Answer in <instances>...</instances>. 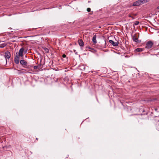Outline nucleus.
<instances>
[{
	"instance_id": "c756f323",
	"label": "nucleus",
	"mask_w": 159,
	"mask_h": 159,
	"mask_svg": "<svg viewBox=\"0 0 159 159\" xmlns=\"http://www.w3.org/2000/svg\"><path fill=\"white\" fill-rule=\"evenodd\" d=\"M145 116H146L147 115L146 114V115H145Z\"/></svg>"
},
{
	"instance_id": "f8f14e48",
	"label": "nucleus",
	"mask_w": 159,
	"mask_h": 159,
	"mask_svg": "<svg viewBox=\"0 0 159 159\" xmlns=\"http://www.w3.org/2000/svg\"><path fill=\"white\" fill-rule=\"evenodd\" d=\"M139 111L140 112V113L139 114H138L139 115H143L142 113H141V112H143L144 111V110L142 108H140L139 109Z\"/></svg>"
},
{
	"instance_id": "cd10ccee",
	"label": "nucleus",
	"mask_w": 159,
	"mask_h": 159,
	"mask_svg": "<svg viewBox=\"0 0 159 159\" xmlns=\"http://www.w3.org/2000/svg\"><path fill=\"white\" fill-rule=\"evenodd\" d=\"M27 50L25 51V53L26 52H27Z\"/></svg>"
},
{
	"instance_id": "b1692460",
	"label": "nucleus",
	"mask_w": 159,
	"mask_h": 159,
	"mask_svg": "<svg viewBox=\"0 0 159 159\" xmlns=\"http://www.w3.org/2000/svg\"><path fill=\"white\" fill-rule=\"evenodd\" d=\"M131 18L132 19H135V18L133 16H132Z\"/></svg>"
},
{
	"instance_id": "aec40b11",
	"label": "nucleus",
	"mask_w": 159,
	"mask_h": 159,
	"mask_svg": "<svg viewBox=\"0 0 159 159\" xmlns=\"http://www.w3.org/2000/svg\"><path fill=\"white\" fill-rule=\"evenodd\" d=\"M73 51H74V52H75V54H77L78 53H77V52H76V50H75V49H74V50H73Z\"/></svg>"
},
{
	"instance_id": "423d86ee",
	"label": "nucleus",
	"mask_w": 159,
	"mask_h": 159,
	"mask_svg": "<svg viewBox=\"0 0 159 159\" xmlns=\"http://www.w3.org/2000/svg\"><path fill=\"white\" fill-rule=\"evenodd\" d=\"M109 42L114 47L117 46L119 44V42L118 41L114 42L112 40H109Z\"/></svg>"
},
{
	"instance_id": "bb28decb",
	"label": "nucleus",
	"mask_w": 159,
	"mask_h": 159,
	"mask_svg": "<svg viewBox=\"0 0 159 159\" xmlns=\"http://www.w3.org/2000/svg\"><path fill=\"white\" fill-rule=\"evenodd\" d=\"M78 139H77V140H78V139H80V138H79V137H78Z\"/></svg>"
},
{
	"instance_id": "393cba45",
	"label": "nucleus",
	"mask_w": 159,
	"mask_h": 159,
	"mask_svg": "<svg viewBox=\"0 0 159 159\" xmlns=\"http://www.w3.org/2000/svg\"><path fill=\"white\" fill-rule=\"evenodd\" d=\"M157 9H158V10L159 9V6H158V7H157Z\"/></svg>"
},
{
	"instance_id": "9d476101",
	"label": "nucleus",
	"mask_w": 159,
	"mask_h": 159,
	"mask_svg": "<svg viewBox=\"0 0 159 159\" xmlns=\"http://www.w3.org/2000/svg\"><path fill=\"white\" fill-rule=\"evenodd\" d=\"M96 35H95L93 36V39H92V41L93 43L94 44H95L97 43V41L96 40Z\"/></svg>"
},
{
	"instance_id": "6ab92c4d",
	"label": "nucleus",
	"mask_w": 159,
	"mask_h": 159,
	"mask_svg": "<svg viewBox=\"0 0 159 159\" xmlns=\"http://www.w3.org/2000/svg\"><path fill=\"white\" fill-rule=\"evenodd\" d=\"M128 16L129 17L131 18L132 16V14H131V13L129 14L128 15Z\"/></svg>"
},
{
	"instance_id": "0eeeda50",
	"label": "nucleus",
	"mask_w": 159,
	"mask_h": 159,
	"mask_svg": "<svg viewBox=\"0 0 159 159\" xmlns=\"http://www.w3.org/2000/svg\"><path fill=\"white\" fill-rule=\"evenodd\" d=\"M19 57L17 56V52L16 53V56L14 58V61L15 62L16 64H18L19 63Z\"/></svg>"
},
{
	"instance_id": "9b49d317",
	"label": "nucleus",
	"mask_w": 159,
	"mask_h": 159,
	"mask_svg": "<svg viewBox=\"0 0 159 159\" xmlns=\"http://www.w3.org/2000/svg\"><path fill=\"white\" fill-rule=\"evenodd\" d=\"M144 48H137L134 50L135 52H141L143 50Z\"/></svg>"
},
{
	"instance_id": "dca6fc26",
	"label": "nucleus",
	"mask_w": 159,
	"mask_h": 159,
	"mask_svg": "<svg viewBox=\"0 0 159 159\" xmlns=\"http://www.w3.org/2000/svg\"><path fill=\"white\" fill-rule=\"evenodd\" d=\"M131 13V14H132V16H137L138 14V13H134L133 12H132Z\"/></svg>"
},
{
	"instance_id": "f03ea898",
	"label": "nucleus",
	"mask_w": 159,
	"mask_h": 159,
	"mask_svg": "<svg viewBox=\"0 0 159 159\" xmlns=\"http://www.w3.org/2000/svg\"><path fill=\"white\" fill-rule=\"evenodd\" d=\"M153 43L151 41H148L146 43L145 48L147 49H150L152 48Z\"/></svg>"
},
{
	"instance_id": "c85d7f7f",
	"label": "nucleus",
	"mask_w": 159,
	"mask_h": 159,
	"mask_svg": "<svg viewBox=\"0 0 159 159\" xmlns=\"http://www.w3.org/2000/svg\"><path fill=\"white\" fill-rule=\"evenodd\" d=\"M6 61L7 62V59H6Z\"/></svg>"
},
{
	"instance_id": "a211bd4d",
	"label": "nucleus",
	"mask_w": 159,
	"mask_h": 159,
	"mask_svg": "<svg viewBox=\"0 0 159 159\" xmlns=\"http://www.w3.org/2000/svg\"><path fill=\"white\" fill-rule=\"evenodd\" d=\"M87 11L88 12H89L91 11V9L90 8H88L87 9Z\"/></svg>"
},
{
	"instance_id": "a878e982",
	"label": "nucleus",
	"mask_w": 159,
	"mask_h": 159,
	"mask_svg": "<svg viewBox=\"0 0 159 159\" xmlns=\"http://www.w3.org/2000/svg\"><path fill=\"white\" fill-rule=\"evenodd\" d=\"M36 139L37 140H38V138H36Z\"/></svg>"
},
{
	"instance_id": "6e6552de",
	"label": "nucleus",
	"mask_w": 159,
	"mask_h": 159,
	"mask_svg": "<svg viewBox=\"0 0 159 159\" xmlns=\"http://www.w3.org/2000/svg\"><path fill=\"white\" fill-rule=\"evenodd\" d=\"M79 45L81 47H83L84 46V43L81 39H79L78 41Z\"/></svg>"
},
{
	"instance_id": "f257e3e1",
	"label": "nucleus",
	"mask_w": 159,
	"mask_h": 159,
	"mask_svg": "<svg viewBox=\"0 0 159 159\" xmlns=\"http://www.w3.org/2000/svg\"><path fill=\"white\" fill-rule=\"evenodd\" d=\"M149 0H139L133 3L132 5L133 6H138L142 5L148 1Z\"/></svg>"
},
{
	"instance_id": "7ed1b4c3",
	"label": "nucleus",
	"mask_w": 159,
	"mask_h": 159,
	"mask_svg": "<svg viewBox=\"0 0 159 159\" xmlns=\"http://www.w3.org/2000/svg\"><path fill=\"white\" fill-rule=\"evenodd\" d=\"M139 36L137 37V34H134L132 37V39L133 41L136 43H140L141 42V40H138Z\"/></svg>"
},
{
	"instance_id": "f3484780",
	"label": "nucleus",
	"mask_w": 159,
	"mask_h": 159,
	"mask_svg": "<svg viewBox=\"0 0 159 159\" xmlns=\"http://www.w3.org/2000/svg\"><path fill=\"white\" fill-rule=\"evenodd\" d=\"M139 23V22L138 21H135L134 22V25H138Z\"/></svg>"
},
{
	"instance_id": "20e7f679",
	"label": "nucleus",
	"mask_w": 159,
	"mask_h": 159,
	"mask_svg": "<svg viewBox=\"0 0 159 159\" xmlns=\"http://www.w3.org/2000/svg\"><path fill=\"white\" fill-rule=\"evenodd\" d=\"M24 49L23 47L21 48L19 51V53H17V56L21 57H23L24 56L23 52L24 51Z\"/></svg>"
},
{
	"instance_id": "ddd939ff",
	"label": "nucleus",
	"mask_w": 159,
	"mask_h": 159,
	"mask_svg": "<svg viewBox=\"0 0 159 159\" xmlns=\"http://www.w3.org/2000/svg\"><path fill=\"white\" fill-rule=\"evenodd\" d=\"M7 45V44L5 43H3L0 44V48H3Z\"/></svg>"
},
{
	"instance_id": "4be33fe9",
	"label": "nucleus",
	"mask_w": 159,
	"mask_h": 159,
	"mask_svg": "<svg viewBox=\"0 0 159 159\" xmlns=\"http://www.w3.org/2000/svg\"><path fill=\"white\" fill-rule=\"evenodd\" d=\"M86 48L87 49L89 48V49H93L91 48L90 47H86Z\"/></svg>"
},
{
	"instance_id": "4468645a",
	"label": "nucleus",
	"mask_w": 159,
	"mask_h": 159,
	"mask_svg": "<svg viewBox=\"0 0 159 159\" xmlns=\"http://www.w3.org/2000/svg\"><path fill=\"white\" fill-rule=\"evenodd\" d=\"M42 48L46 53H48L49 52V50L48 48L45 47H43Z\"/></svg>"
},
{
	"instance_id": "2eb2a0df",
	"label": "nucleus",
	"mask_w": 159,
	"mask_h": 159,
	"mask_svg": "<svg viewBox=\"0 0 159 159\" xmlns=\"http://www.w3.org/2000/svg\"><path fill=\"white\" fill-rule=\"evenodd\" d=\"M41 65H39L38 66H34V69H37L40 68Z\"/></svg>"
},
{
	"instance_id": "1a4fd4ad",
	"label": "nucleus",
	"mask_w": 159,
	"mask_h": 159,
	"mask_svg": "<svg viewBox=\"0 0 159 159\" xmlns=\"http://www.w3.org/2000/svg\"><path fill=\"white\" fill-rule=\"evenodd\" d=\"M5 57L6 58L9 59L11 57L10 53L8 51H7L5 53Z\"/></svg>"
},
{
	"instance_id": "39448f33",
	"label": "nucleus",
	"mask_w": 159,
	"mask_h": 159,
	"mask_svg": "<svg viewBox=\"0 0 159 159\" xmlns=\"http://www.w3.org/2000/svg\"><path fill=\"white\" fill-rule=\"evenodd\" d=\"M20 61V63L23 67H25L28 65V63L25 61L23 59V58Z\"/></svg>"
},
{
	"instance_id": "412c9836",
	"label": "nucleus",
	"mask_w": 159,
	"mask_h": 159,
	"mask_svg": "<svg viewBox=\"0 0 159 159\" xmlns=\"http://www.w3.org/2000/svg\"><path fill=\"white\" fill-rule=\"evenodd\" d=\"M62 57L63 58H65L66 57V55L65 54H64L62 55Z\"/></svg>"
},
{
	"instance_id": "5701e85b",
	"label": "nucleus",
	"mask_w": 159,
	"mask_h": 159,
	"mask_svg": "<svg viewBox=\"0 0 159 159\" xmlns=\"http://www.w3.org/2000/svg\"><path fill=\"white\" fill-rule=\"evenodd\" d=\"M25 72L22 71H20V73H24Z\"/></svg>"
}]
</instances>
